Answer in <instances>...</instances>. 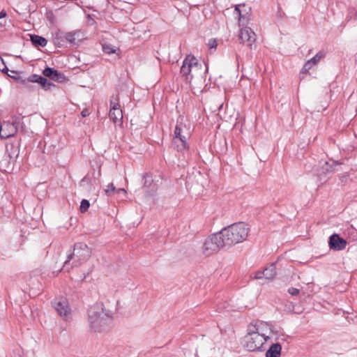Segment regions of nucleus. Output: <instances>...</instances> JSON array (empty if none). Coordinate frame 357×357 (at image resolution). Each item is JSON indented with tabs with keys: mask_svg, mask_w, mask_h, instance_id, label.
<instances>
[{
	"mask_svg": "<svg viewBox=\"0 0 357 357\" xmlns=\"http://www.w3.org/2000/svg\"><path fill=\"white\" fill-rule=\"evenodd\" d=\"M225 248L220 232L210 236L203 245V252L209 256Z\"/></svg>",
	"mask_w": 357,
	"mask_h": 357,
	"instance_id": "39448f33",
	"label": "nucleus"
},
{
	"mask_svg": "<svg viewBox=\"0 0 357 357\" xmlns=\"http://www.w3.org/2000/svg\"><path fill=\"white\" fill-rule=\"evenodd\" d=\"M324 56V53L319 52L314 57L310 59V61L312 64L316 65Z\"/></svg>",
	"mask_w": 357,
	"mask_h": 357,
	"instance_id": "393cba45",
	"label": "nucleus"
},
{
	"mask_svg": "<svg viewBox=\"0 0 357 357\" xmlns=\"http://www.w3.org/2000/svg\"><path fill=\"white\" fill-rule=\"evenodd\" d=\"M7 15V13L5 10H1L0 12V19L5 17Z\"/></svg>",
	"mask_w": 357,
	"mask_h": 357,
	"instance_id": "e433bc0d",
	"label": "nucleus"
},
{
	"mask_svg": "<svg viewBox=\"0 0 357 357\" xmlns=\"http://www.w3.org/2000/svg\"><path fill=\"white\" fill-rule=\"evenodd\" d=\"M260 325H255V331L249 329V332L244 337L243 346L249 351H255L261 350L264 344L269 338L266 333H260Z\"/></svg>",
	"mask_w": 357,
	"mask_h": 357,
	"instance_id": "20e7f679",
	"label": "nucleus"
},
{
	"mask_svg": "<svg viewBox=\"0 0 357 357\" xmlns=\"http://www.w3.org/2000/svg\"><path fill=\"white\" fill-rule=\"evenodd\" d=\"M40 75H36V74H33V75H31V76H29L27 79V80L29 82H36V83H38V78H40Z\"/></svg>",
	"mask_w": 357,
	"mask_h": 357,
	"instance_id": "c756f323",
	"label": "nucleus"
},
{
	"mask_svg": "<svg viewBox=\"0 0 357 357\" xmlns=\"http://www.w3.org/2000/svg\"><path fill=\"white\" fill-rule=\"evenodd\" d=\"M282 347L279 343L273 344L266 353V357H280Z\"/></svg>",
	"mask_w": 357,
	"mask_h": 357,
	"instance_id": "4468645a",
	"label": "nucleus"
},
{
	"mask_svg": "<svg viewBox=\"0 0 357 357\" xmlns=\"http://www.w3.org/2000/svg\"><path fill=\"white\" fill-rule=\"evenodd\" d=\"M208 45L210 49H212V48H216L217 47V41L215 39H211L208 41Z\"/></svg>",
	"mask_w": 357,
	"mask_h": 357,
	"instance_id": "2f4dec72",
	"label": "nucleus"
},
{
	"mask_svg": "<svg viewBox=\"0 0 357 357\" xmlns=\"http://www.w3.org/2000/svg\"><path fill=\"white\" fill-rule=\"evenodd\" d=\"M91 254L87 245L84 243H75L73 252L67 256V259L63 263V269L69 271L72 268L80 266L89 259Z\"/></svg>",
	"mask_w": 357,
	"mask_h": 357,
	"instance_id": "7ed1b4c3",
	"label": "nucleus"
},
{
	"mask_svg": "<svg viewBox=\"0 0 357 357\" xmlns=\"http://www.w3.org/2000/svg\"><path fill=\"white\" fill-rule=\"evenodd\" d=\"M192 56L188 55L181 67V74L185 78V80L190 82L192 80Z\"/></svg>",
	"mask_w": 357,
	"mask_h": 357,
	"instance_id": "1a4fd4ad",
	"label": "nucleus"
},
{
	"mask_svg": "<svg viewBox=\"0 0 357 357\" xmlns=\"http://www.w3.org/2000/svg\"><path fill=\"white\" fill-rule=\"evenodd\" d=\"M356 17H357V14H356Z\"/></svg>",
	"mask_w": 357,
	"mask_h": 357,
	"instance_id": "79ce46f5",
	"label": "nucleus"
},
{
	"mask_svg": "<svg viewBox=\"0 0 357 357\" xmlns=\"http://www.w3.org/2000/svg\"><path fill=\"white\" fill-rule=\"evenodd\" d=\"M328 244L331 250H342L346 248L347 242L338 234H333L329 238Z\"/></svg>",
	"mask_w": 357,
	"mask_h": 357,
	"instance_id": "9d476101",
	"label": "nucleus"
},
{
	"mask_svg": "<svg viewBox=\"0 0 357 357\" xmlns=\"http://www.w3.org/2000/svg\"><path fill=\"white\" fill-rule=\"evenodd\" d=\"M323 168L326 171V172H331L333 169H332V166L328 164V162H325V165L323 167Z\"/></svg>",
	"mask_w": 357,
	"mask_h": 357,
	"instance_id": "72a5a7b5",
	"label": "nucleus"
},
{
	"mask_svg": "<svg viewBox=\"0 0 357 357\" xmlns=\"http://www.w3.org/2000/svg\"><path fill=\"white\" fill-rule=\"evenodd\" d=\"M51 79L59 83H62L65 82L66 77L63 73L56 70Z\"/></svg>",
	"mask_w": 357,
	"mask_h": 357,
	"instance_id": "412c9836",
	"label": "nucleus"
},
{
	"mask_svg": "<svg viewBox=\"0 0 357 357\" xmlns=\"http://www.w3.org/2000/svg\"><path fill=\"white\" fill-rule=\"evenodd\" d=\"M313 66H314V65L312 64L310 60H308L303 66V68L301 71L302 73H307L309 71V70L312 68V67Z\"/></svg>",
	"mask_w": 357,
	"mask_h": 357,
	"instance_id": "cd10ccee",
	"label": "nucleus"
},
{
	"mask_svg": "<svg viewBox=\"0 0 357 357\" xmlns=\"http://www.w3.org/2000/svg\"><path fill=\"white\" fill-rule=\"evenodd\" d=\"M192 79L202 72V65L198 63L197 59L192 56Z\"/></svg>",
	"mask_w": 357,
	"mask_h": 357,
	"instance_id": "dca6fc26",
	"label": "nucleus"
},
{
	"mask_svg": "<svg viewBox=\"0 0 357 357\" xmlns=\"http://www.w3.org/2000/svg\"><path fill=\"white\" fill-rule=\"evenodd\" d=\"M21 124V120L19 118H15V119L11 123V125H13L17 129L19 126V125Z\"/></svg>",
	"mask_w": 357,
	"mask_h": 357,
	"instance_id": "473e14b6",
	"label": "nucleus"
},
{
	"mask_svg": "<svg viewBox=\"0 0 357 357\" xmlns=\"http://www.w3.org/2000/svg\"><path fill=\"white\" fill-rule=\"evenodd\" d=\"M123 192V193L125 194L126 193V190L124 189H123V188H120V189H118V190L116 189V192Z\"/></svg>",
	"mask_w": 357,
	"mask_h": 357,
	"instance_id": "4c0bfd02",
	"label": "nucleus"
},
{
	"mask_svg": "<svg viewBox=\"0 0 357 357\" xmlns=\"http://www.w3.org/2000/svg\"><path fill=\"white\" fill-rule=\"evenodd\" d=\"M52 304L61 317L66 319H68L70 314V309L68 302L65 298H56L52 302Z\"/></svg>",
	"mask_w": 357,
	"mask_h": 357,
	"instance_id": "0eeeda50",
	"label": "nucleus"
},
{
	"mask_svg": "<svg viewBox=\"0 0 357 357\" xmlns=\"http://www.w3.org/2000/svg\"><path fill=\"white\" fill-rule=\"evenodd\" d=\"M239 39L242 43H245L248 46H251L256 40V35L250 28L244 27L240 31Z\"/></svg>",
	"mask_w": 357,
	"mask_h": 357,
	"instance_id": "6e6552de",
	"label": "nucleus"
},
{
	"mask_svg": "<svg viewBox=\"0 0 357 357\" xmlns=\"http://www.w3.org/2000/svg\"><path fill=\"white\" fill-rule=\"evenodd\" d=\"M116 192V188L114 186L113 183H109L107 186V188L105 189V192L107 195H110V194L112 192Z\"/></svg>",
	"mask_w": 357,
	"mask_h": 357,
	"instance_id": "c85d7f7f",
	"label": "nucleus"
},
{
	"mask_svg": "<svg viewBox=\"0 0 357 357\" xmlns=\"http://www.w3.org/2000/svg\"><path fill=\"white\" fill-rule=\"evenodd\" d=\"M276 275L275 264H271L268 267L265 268L263 271H257L255 273V279L265 278L268 280H272Z\"/></svg>",
	"mask_w": 357,
	"mask_h": 357,
	"instance_id": "f8f14e48",
	"label": "nucleus"
},
{
	"mask_svg": "<svg viewBox=\"0 0 357 357\" xmlns=\"http://www.w3.org/2000/svg\"><path fill=\"white\" fill-rule=\"evenodd\" d=\"M172 145L178 151H181L186 149V139L183 138H174Z\"/></svg>",
	"mask_w": 357,
	"mask_h": 357,
	"instance_id": "f3484780",
	"label": "nucleus"
},
{
	"mask_svg": "<svg viewBox=\"0 0 357 357\" xmlns=\"http://www.w3.org/2000/svg\"><path fill=\"white\" fill-rule=\"evenodd\" d=\"M119 101V98L118 95L112 96L109 116L114 123H121L123 119V112L121 109Z\"/></svg>",
	"mask_w": 357,
	"mask_h": 357,
	"instance_id": "423d86ee",
	"label": "nucleus"
},
{
	"mask_svg": "<svg viewBox=\"0 0 357 357\" xmlns=\"http://www.w3.org/2000/svg\"><path fill=\"white\" fill-rule=\"evenodd\" d=\"M81 114L83 117H86L89 115V112L87 109H84L82 110Z\"/></svg>",
	"mask_w": 357,
	"mask_h": 357,
	"instance_id": "f704fd0d",
	"label": "nucleus"
},
{
	"mask_svg": "<svg viewBox=\"0 0 357 357\" xmlns=\"http://www.w3.org/2000/svg\"><path fill=\"white\" fill-rule=\"evenodd\" d=\"M256 325L261 326L260 328H261V331H259L260 333H264L265 328H268L271 332H273V333L274 332L273 327L267 323L259 322V323L257 324Z\"/></svg>",
	"mask_w": 357,
	"mask_h": 357,
	"instance_id": "4be33fe9",
	"label": "nucleus"
},
{
	"mask_svg": "<svg viewBox=\"0 0 357 357\" xmlns=\"http://www.w3.org/2000/svg\"><path fill=\"white\" fill-rule=\"evenodd\" d=\"M31 41L36 47H45L47 43L45 38L37 35L31 36Z\"/></svg>",
	"mask_w": 357,
	"mask_h": 357,
	"instance_id": "a211bd4d",
	"label": "nucleus"
},
{
	"mask_svg": "<svg viewBox=\"0 0 357 357\" xmlns=\"http://www.w3.org/2000/svg\"><path fill=\"white\" fill-rule=\"evenodd\" d=\"M11 73H15V74H17V72L14 71V70H12V71H11Z\"/></svg>",
	"mask_w": 357,
	"mask_h": 357,
	"instance_id": "a19ab883",
	"label": "nucleus"
},
{
	"mask_svg": "<svg viewBox=\"0 0 357 357\" xmlns=\"http://www.w3.org/2000/svg\"><path fill=\"white\" fill-rule=\"evenodd\" d=\"M64 38L69 43L77 45L84 38V35L81 30H75L66 33Z\"/></svg>",
	"mask_w": 357,
	"mask_h": 357,
	"instance_id": "ddd939ff",
	"label": "nucleus"
},
{
	"mask_svg": "<svg viewBox=\"0 0 357 357\" xmlns=\"http://www.w3.org/2000/svg\"><path fill=\"white\" fill-rule=\"evenodd\" d=\"M90 327L95 331H102L112 321V313L106 310L102 303L91 307L88 312Z\"/></svg>",
	"mask_w": 357,
	"mask_h": 357,
	"instance_id": "f03ea898",
	"label": "nucleus"
},
{
	"mask_svg": "<svg viewBox=\"0 0 357 357\" xmlns=\"http://www.w3.org/2000/svg\"><path fill=\"white\" fill-rule=\"evenodd\" d=\"M2 63H3V68H1L0 67V70L3 73H6L8 72V68L5 66V64L3 63V62L2 61Z\"/></svg>",
	"mask_w": 357,
	"mask_h": 357,
	"instance_id": "c9c22d12",
	"label": "nucleus"
},
{
	"mask_svg": "<svg viewBox=\"0 0 357 357\" xmlns=\"http://www.w3.org/2000/svg\"><path fill=\"white\" fill-rule=\"evenodd\" d=\"M288 292L292 296H297L299 294V289L294 287H291L288 289Z\"/></svg>",
	"mask_w": 357,
	"mask_h": 357,
	"instance_id": "7c9ffc66",
	"label": "nucleus"
},
{
	"mask_svg": "<svg viewBox=\"0 0 357 357\" xmlns=\"http://www.w3.org/2000/svg\"><path fill=\"white\" fill-rule=\"evenodd\" d=\"M90 206V203L87 199H82L80 204V211L82 213L86 212Z\"/></svg>",
	"mask_w": 357,
	"mask_h": 357,
	"instance_id": "5701e85b",
	"label": "nucleus"
},
{
	"mask_svg": "<svg viewBox=\"0 0 357 357\" xmlns=\"http://www.w3.org/2000/svg\"><path fill=\"white\" fill-rule=\"evenodd\" d=\"M56 70H55L54 68L47 67V68H45V70L43 72V74L45 77L52 79V77Z\"/></svg>",
	"mask_w": 357,
	"mask_h": 357,
	"instance_id": "b1692460",
	"label": "nucleus"
},
{
	"mask_svg": "<svg viewBox=\"0 0 357 357\" xmlns=\"http://www.w3.org/2000/svg\"><path fill=\"white\" fill-rule=\"evenodd\" d=\"M64 34L63 32L58 30L56 31L53 36V41L54 43L60 47L62 45L63 38H64Z\"/></svg>",
	"mask_w": 357,
	"mask_h": 357,
	"instance_id": "6ab92c4d",
	"label": "nucleus"
},
{
	"mask_svg": "<svg viewBox=\"0 0 357 357\" xmlns=\"http://www.w3.org/2000/svg\"><path fill=\"white\" fill-rule=\"evenodd\" d=\"M241 5H237L235 6V12L236 15L238 16V21L241 22L245 18V15L242 14V11L240 10L239 7Z\"/></svg>",
	"mask_w": 357,
	"mask_h": 357,
	"instance_id": "bb28decb",
	"label": "nucleus"
},
{
	"mask_svg": "<svg viewBox=\"0 0 357 357\" xmlns=\"http://www.w3.org/2000/svg\"><path fill=\"white\" fill-rule=\"evenodd\" d=\"M8 76H9V77H12V78H14V77H15V75H8Z\"/></svg>",
	"mask_w": 357,
	"mask_h": 357,
	"instance_id": "ea45409f",
	"label": "nucleus"
},
{
	"mask_svg": "<svg viewBox=\"0 0 357 357\" xmlns=\"http://www.w3.org/2000/svg\"><path fill=\"white\" fill-rule=\"evenodd\" d=\"M102 50L105 53L110 54L112 53H114L116 50L114 47L110 45L105 44L102 45Z\"/></svg>",
	"mask_w": 357,
	"mask_h": 357,
	"instance_id": "a878e982",
	"label": "nucleus"
},
{
	"mask_svg": "<svg viewBox=\"0 0 357 357\" xmlns=\"http://www.w3.org/2000/svg\"><path fill=\"white\" fill-rule=\"evenodd\" d=\"M17 132V129L11 125L9 121H3L0 125V137L7 139L14 136Z\"/></svg>",
	"mask_w": 357,
	"mask_h": 357,
	"instance_id": "9b49d317",
	"label": "nucleus"
},
{
	"mask_svg": "<svg viewBox=\"0 0 357 357\" xmlns=\"http://www.w3.org/2000/svg\"><path fill=\"white\" fill-rule=\"evenodd\" d=\"M249 232L248 226L244 222H239L225 227L220 234L225 248H230L245 241Z\"/></svg>",
	"mask_w": 357,
	"mask_h": 357,
	"instance_id": "f257e3e1",
	"label": "nucleus"
},
{
	"mask_svg": "<svg viewBox=\"0 0 357 357\" xmlns=\"http://www.w3.org/2000/svg\"><path fill=\"white\" fill-rule=\"evenodd\" d=\"M13 79H16V80H19L20 78V77H16V76H15V77H14V78H13Z\"/></svg>",
	"mask_w": 357,
	"mask_h": 357,
	"instance_id": "58836bf2",
	"label": "nucleus"
},
{
	"mask_svg": "<svg viewBox=\"0 0 357 357\" xmlns=\"http://www.w3.org/2000/svg\"><path fill=\"white\" fill-rule=\"evenodd\" d=\"M38 79V83H39L45 90L50 89L51 86H54V84L48 81L45 77L40 76Z\"/></svg>",
	"mask_w": 357,
	"mask_h": 357,
	"instance_id": "aec40b11",
	"label": "nucleus"
},
{
	"mask_svg": "<svg viewBox=\"0 0 357 357\" xmlns=\"http://www.w3.org/2000/svg\"><path fill=\"white\" fill-rule=\"evenodd\" d=\"M188 135V132H187V128L185 125L179 123L176 126L174 138H183L184 139H187Z\"/></svg>",
	"mask_w": 357,
	"mask_h": 357,
	"instance_id": "2eb2a0df",
	"label": "nucleus"
}]
</instances>
